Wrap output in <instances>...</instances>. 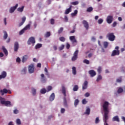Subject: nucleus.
Listing matches in <instances>:
<instances>
[{
	"mask_svg": "<svg viewBox=\"0 0 125 125\" xmlns=\"http://www.w3.org/2000/svg\"><path fill=\"white\" fill-rule=\"evenodd\" d=\"M103 110L104 111V115L103 117L104 125H109L108 123H107V121L109 119V102H104V104H103Z\"/></svg>",
	"mask_w": 125,
	"mask_h": 125,
	"instance_id": "obj_1",
	"label": "nucleus"
},
{
	"mask_svg": "<svg viewBox=\"0 0 125 125\" xmlns=\"http://www.w3.org/2000/svg\"><path fill=\"white\" fill-rule=\"evenodd\" d=\"M0 101L2 105H4L7 107H10L11 106V102L9 101H5V99L3 98L0 97Z\"/></svg>",
	"mask_w": 125,
	"mask_h": 125,
	"instance_id": "obj_2",
	"label": "nucleus"
},
{
	"mask_svg": "<svg viewBox=\"0 0 125 125\" xmlns=\"http://www.w3.org/2000/svg\"><path fill=\"white\" fill-rule=\"evenodd\" d=\"M106 37L110 42H114V41H115V39H116V36L114 35V33H109L107 34Z\"/></svg>",
	"mask_w": 125,
	"mask_h": 125,
	"instance_id": "obj_3",
	"label": "nucleus"
},
{
	"mask_svg": "<svg viewBox=\"0 0 125 125\" xmlns=\"http://www.w3.org/2000/svg\"><path fill=\"white\" fill-rule=\"evenodd\" d=\"M62 94H63L64 96L65 97L64 98V102L63 103V104L64 106H67V101L66 100V88L64 86H62Z\"/></svg>",
	"mask_w": 125,
	"mask_h": 125,
	"instance_id": "obj_4",
	"label": "nucleus"
},
{
	"mask_svg": "<svg viewBox=\"0 0 125 125\" xmlns=\"http://www.w3.org/2000/svg\"><path fill=\"white\" fill-rule=\"evenodd\" d=\"M79 54V50H76L73 56L72 57L71 60L72 61H76L78 59V55Z\"/></svg>",
	"mask_w": 125,
	"mask_h": 125,
	"instance_id": "obj_5",
	"label": "nucleus"
},
{
	"mask_svg": "<svg viewBox=\"0 0 125 125\" xmlns=\"http://www.w3.org/2000/svg\"><path fill=\"white\" fill-rule=\"evenodd\" d=\"M28 44L30 45L31 43L33 44V45L36 43V40H35V38L31 37H30L27 41Z\"/></svg>",
	"mask_w": 125,
	"mask_h": 125,
	"instance_id": "obj_6",
	"label": "nucleus"
},
{
	"mask_svg": "<svg viewBox=\"0 0 125 125\" xmlns=\"http://www.w3.org/2000/svg\"><path fill=\"white\" fill-rule=\"evenodd\" d=\"M28 71L30 74H33L34 71H35V67L34 66V64H31L28 66Z\"/></svg>",
	"mask_w": 125,
	"mask_h": 125,
	"instance_id": "obj_7",
	"label": "nucleus"
},
{
	"mask_svg": "<svg viewBox=\"0 0 125 125\" xmlns=\"http://www.w3.org/2000/svg\"><path fill=\"white\" fill-rule=\"evenodd\" d=\"M82 23L83 25L84 28H85L86 30H88V29L89 28V24H88L87 21L83 20Z\"/></svg>",
	"mask_w": 125,
	"mask_h": 125,
	"instance_id": "obj_8",
	"label": "nucleus"
},
{
	"mask_svg": "<svg viewBox=\"0 0 125 125\" xmlns=\"http://www.w3.org/2000/svg\"><path fill=\"white\" fill-rule=\"evenodd\" d=\"M18 49H19V43L18 42H16L14 45V50L15 52H17V51H18Z\"/></svg>",
	"mask_w": 125,
	"mask_h": 125,
	"instance_id": "obj_9",
	"label": "nucleus"
},
{
	"mask_svg": "<svg viewBox=\"0 0 125 125\" xmlns=\"http://www.w3.org/2000/svg\"><path fill=\"white\" fill-rule=\"evenodd\" d=\"M17 7H18V4H16L15 6L11 7L9 9V12L10 13H13L16 10Z\"/></svg>",
	"mask_w": 125,
	"mask_h": 125,
	"instance_id": "obj_10",
	"label": "nucleus"
},
{
	"mask_svg": "<svg viewBox=\"0 0 125 125\" xmlns=\"http://www.w3.org/2000/svg\"><path fill=\"white\" fill-rule=\"evenodd\" d=\"M106 21L108 24H111L113 22V16H108L106 18Z\"/></svg>",
	"mask_w": 125,
	"mask_h": 125,
	"instance_id": "obj_11",
	"label": "nucleus"
},
{
	"mask_svg": "<svg viewBox=\"0 0 125 125\" xmlns=\"http://www.w3.org/2000/svg\"><path fill=\"white\" fill-rule=\"evenodd\" d=\"M88 84V82L86 81H84L82 86L83 90H84V89H86V88H87Z\"/></svg>",
	"mask_w": 125,
	"mask_h": 125,
	"instance_id": "obj_12",
	"label": "nucleus"
},
{
	"mask_svg": "<svg viewBox=\"0 0 125 125\" xmlns=\"http://www.w3.org/2000/svg\"><path fill=\"white\" fill-rule=\"evenodd\" d=\"M89 75L92 78L95 76H96V72L94 70H90L88 71Z\"/></svg>",
	"mask_w": 125,
	"mask_h": 125,
	"instance_id": "obj_13",
	"label": "nucleus"
},
{
	"mask_svg": "<svg viewBox=\"0 0 125 125\" xmlns=\"http://www.w3.org/2000/svg\"><path fill=\"white\" fill-rule=\"evenodd\" d=\"M7 75V74L6 73V72L2 71L1 75H0V80H1V79H5V78L6 77Z\"/></svg>",
	"mask_w": 125,
	"mask_h": 125,
	"instance_id": "obj_14",
	"label": "nucleus"
},
{
	"mask_svg": "<svg viewBox=\"0 0 125 125\" xmlns=\"http://www.w3.org/2000/svg\"><path fill=\"white\" fill-rule=\"evenodd\" d=\"M116 55H120V51L114 50L112 51L111 56H116Z\"/></svg>",
	"mask_w": 125,
	"mask_h": 125,
	"instance_id": "obj_15",
	"label": "nucleus"
},
{
	"mask_svg": "<svg viewBox=\"0 0 125 125\" xmlns=\"http://www.w3.org/2000/svg\"><path fill=\"white\" fill-rule=\"evenodd\" d=\"M41 82L42 83H45V82H46V78H45V77H44V74H42L41 75Z\"/></svg>",
	"mask_w": 125,
	"mask_h": 125,
	"instance_id": "obj_16",
	"label": "nucleus"
},
{
	"mask_svg": "<svg viewBox=\"0 0 125 125\" xmlns=\"http://www.w3.org/2000/svg\"><path fill=\"white\" fill-rule=\"evenodd\" d=\"M70 41H71L73 43H75V42H77V40H76L75 36H70L69 37Z\"/></svg>",
	"mask_w": 125,
	"mask_h": 125,
	"instance_id": "obj_17",
	"label": "nucleus"
},
{
	"mask_svg": "<svg viewBox=\"0 0 125 125\" xmlns=\"http://www.w3.org/2000/svg\"><path fill=\"white\" fill-rule=\"evenodd\" d=\"M71 11H72V5H70L69 7L65 10L64 14H69Z\"/></svg>",
	"mask_w": 125,
	"mask_h": 125,
	"instance_id": "obj_18",
	"label": "nucleus"
},
{
	"mask_svg": "<svg viewBox=\"0 0 125 125\" xmlns=\"http://www.w3.org/2000/svg\"><path fill=\"white\" fill-rule=\"evenodd\" d=\"M0 92L1 94V95H4V93H7L8 92V90L6 88H4L3 90H0Z\"/></svg>",
	"mask_w": 125,
	"mask_h": 125,
	"instance_id": "obj_19",
	"label": "nucleus"
},
{
	"mask_svg": "<svg viewBox=\"0 0 125 125\" xmlns=\"http://www.w3.org/2000/svg\"><path fill=\"white\" fill-rule=\"evenodd\" d=\"M29 58V57L27 55H24L22 57V63H25L27 60H28V59Z\"/></svg>",
	"mask_w": 125,
	"mask_h": 125,
	"instance_id": "obj_20",
	"label": "nucleus"
},
{
	"mask_svg": "<svg viewBox=\"0 0 125 125\" xmlns=\"http://www.w3.org/2000/svg\"><path fill=\"white\" fill-rule=\"evenodd\" d=\"M112 121H113V122H120V118H119V116H114L112 118Z\"/></svg>",
	"mask_w": 125,
	"mask_h": 125,
	"instance_id": "obj_21",
	"label": "nucleus"
},
{
	"mask_svg": "<svg viewBox=\"0 0 125 125\" xmlns=\"http://www.w3.org/2000/svg\"><path fill=\"white\" fill-rule=\"evenodd\" d=\"M54 98H55V94H54V93H53L50 96V97H49L50 101H53V100H54Z\"/></svg>",
	"mask_w": 125,
	"mask_h": 125,
	"instance_id": "obj_22",
	"label": "nucleus"
},
{
	"mask_svg": "<svg viewBox=\"0 0 125 125\" xmlns=\"http://www.w3.org/2000/svg\"><path fill=\"white\" fill-rule=\"evenodd\" d=\"M2 49L4 53L5 54L6 56H7L8 55V52L7 51V50L6 49V48H5V47L3 46Z\"/></svg>",
	"mask_w": 125,
	"mask_h": 125,
	"instance_id": "obj_23",
	"label": "nucleus"
},
{
	"mask_svg": "<svg viewBox=\"0 0 125 125\" xmlns=\"http://www.w3.org/2000/svg\"><path fill=\"white\" fill-rule=\"evenodd\" d=\"M42 46V44L41 43H38L35 46V49H39V48H41Z\"/></svg>",
	"mask_w": 125,
	"mask_h": 125,
	"instance_id": "obj_24",
	"label": "nucleus"
},
{
	"mask_svg": "<svg viewBox=\"0 0 125 125\" xmlns=\"http://www.w3.org/2000/svg\"><path fill=\"white\" fill-rule=\"evenodd\" d=\"M72 73L73 75H76L77 74V69H76V67L73 66L72 68Z\"/></svg>",
	"mask_w": 125,
	"mask_h": 125,
	"instance_id": "obj_25",
	"label": "nucleus"
},
{
	"mask_svg": "<svg viewBox=\"0 0 125 125\" xmlns=\"http://www.w3.org/2000/svg\"><path fill=\"white\" fill-rule=\"evenodd\" d=\"M78 14V10H75L73 13L71 14V15L72 17H75Z\"/></svg>",
	"mask_w": 125,
	"mask_h": 125,
	"instance_id": "obj_26",
	"label": "nucleus"
},
{
	"mask_svg": "<svg viewBox=\"0 0 125 125\" xmlns=\"http://www.w3.org/2000/svg\"><path fill=\"white\" fill-rule=\"evenodd\" d=\"M46 89H45V88H42L40 90V93H41V94H45V93H46Z\"/></svg>",
	"mask_w": 125,
	"mask_h": 125,
	"instance_id": "obj_27",
	"label": "nucleus"
},
{
	"mask_svg": "<svg viewBox=\"0 0 125 125\" xmlns=\"http://www.w3.org/2000/svg\"><path fill=\"white\" fill-rule=\"evenodd\" d=\"M17 10L19 12H23L24 11V6H22L21 7H19L17 9Z\"/></svg>",
	"mask_w": 125,
	"mask_h": 125,
	"instance_id": "obj_28",
	"label": "nucleus"
},
{
	"mask_svg": "<svg viewBox=\"0 0 125 125\" xmlns=\"http://www.w3.org/2000/svg\"><path fill=\"white\" fill-rule=\"evenodd\" d=\"M30 27H31V24H28L23 28V30L25 31H27V30H30Z\"/></svg>",
	"mask_w": 125,
	"mask_h": 125,
	"instance_id": "obj_29",
	"label": "nucleus"
},
{
	"mask_svg": "<svg viewBox=\"0 0 125 125\" xmlns=\"http://www.w3.org/2000/svg\"><path fill=\"white\" fill-rule=\"evenodd\" d=\"M79 102H80V101L79 100V99H76L74 101V106H75V107H77V106H78V105H79Z\"/></svg>",
	"mask_w": 125,
	"mask_h": 125,
	"instance_id": "obj_30",
	"label": "nucleus"
},
{
	"mask_svg": "<svg viewBox=\"0 0 125 125\" xmlns=\"http://www.w3.org/2000/svg\"><path fill=\"white\" fill-rule=\"evenodd\" d=\"M84 114H85L86 115H89V114H90V108L88 107L87 108L85 112H84Z\"/></svg>",
	"mask_w": 125,
	"mask_h": 125,
	"instance_id": "obj_31",
	"label": "nucleus"
},
{
	"mask_svg": "<svg viewBox=\"0 0 125 125\" xmlns=\"http://www.w3.org/2000/svg\"><path fill=\"white\" fill-rule=\"evenodd\" d=\"M4 35H3V39L4 40H6L7 39V37H8V35H7V32L6 31H3Z\"/></svg>",
	"mask_w": 125,
	"mask_h": 125,
	"instance_id": "obj_32",
	"label": "nucleus"
},
{
	"mask_svg": "<svg viewBox=\"0 0 125 125\" xmlns=\"http://www.w3.org/2000/svg\"><path fill=\"white\" fill-rule=\"evenodd\" d=\"M32 90V93L33 94V96L36 95V93H37V90H36V89L32 88L31 89Z\"/></svg>",
	"mask_w": 125,
	"mask_h": 125,
	"instance_id": "obj_33",
	"label": "nucleus"
},
{
	"mask_svg": "<svg viewBox=\"0 0 125 125\" xmlns=\"http://www.w3.org/2000/svg\"><path fill=\"white\" fill-rule=\"evenodd\" d=\"M78 90H79V86H78L77 85H74L73 88V91H78Z\"/></svg>",
	"mask_w": 125,
	"mask_h": 125,
	"instance_id": "obj_34",
	"label": "nucleus"
},
{
	"mask_svg": "<svg viewBox=\"0 0 125 125\" xmlns=\"http://www.w3.org/2000/svg\"><path fill=\"white\" fill-rule=\"evenodd\" d=\"M59 40L62 42H64L66 41V39L64 37H61L59 38Z\"/></svg>",
	"mask_w": 125,
	"mask_h": 125,
	"instance_id": "obj_35",
	"label": "nucleus"
},
{
	"mask_svg": "<svg viewBox=\"0 0 125 125\" xmlns=\"http://www.w3.org/2000/svg\"><path fill=\"white\" fill-rule=\"evenodd\" d=\"M92 10H93V8H92V7H89L86 9L87 12H91Z\"/></svg>",
	"mask_w": 125,
	"mask_h": 125,
	"instance_id": "obj_36",
	"label": "nucleus"
},
{
	"mask_svg": "<svg viewBox=\"0 0 125 125\" xmlns=\"http://www.w3.org/2000/svg\"><path fill=\"white\" fill-rule=\"evenodd\" d=\"M102 71V67H101V66H99L97 69V72L98 74H101Z\"/></svg>",
	"mask_w": 125,
	"mask_h": 125,
	"instance_id": "obj_37",
	"label": "nucleus"
},
{
	"mask_svg": "<svg viewBox=\"0 0 125 125\" xmlns=\"http://www.w3.org/2000/svg\"><path fill=\"white\" fill-rule=\"evenodd\" d=\"M64 28L63 27H61L60 30H58V34H62V32H63Z\"/></svg>",
	"mask_w": 125,
	"mask_h": 125,
	"instance_id": "obj_38",
	"label": "nucleus"
},
{
	"mask_svg": "<svg viewBox=\"0 0 125 125\" xmlns=\"http://www.w3.org/2000/svg\"><path fill=\"white\" fill-rule=\"evenodd\" d=\"M102 80V76L100 75H98L97 78V82H99V81Z\"/></svg>",
	"mask_w": 125,
	"mask_h": 125,
	"instance_id": "obj_39",
	"label": "nucleus"
},
{
	"mask_svg": "<svg viewBox=\"0 0 125 125\" xmlns=\"http://www.w3.org/2000/svg\"><path fill=\"white\" fill-rule=\"evenodd\" d=\"M70 4H72V5H78V4H79V1H76L74 2H71Z\"/></svg>",
	"mask_w": 125,
	"mask_h": 125,
	"instance_id": "obj_40",
	"label": "nucleus"
},
{
	"mask_svg": "<svg viewBox=\"0 0 125 125\" xmlns=\"http://www.w3.org/2000/svg\"><path fill=\"white\" fill-rule=\"evenodd\" d=\"M109 44V43H108V42H105L104 43V48H107V47H108V45Z\"/></svg>",
	"mask_w": 125,
	"mask_h": 125,
	"instance_id": "obj_41",
	"label": "nucleus"
},
{
	"mask_svg": "<svg viewBox=\"0 0 125 125\" xmlns=\"http://www.w3.org/2000/svg\"><path fill=\"white\" fill-rule=\"evenodd\" d=\"M21 72H22V74H23V75H25V74L27 73V68H23Z\"/></svg>",
	"mask_w": 125,
	"mask_h": 125,
	"instance_id": "obj_42",
	"label": "nucleus"
},
{
	"mask_svg": "<svg viewBox=\"0 0 125 125\" xmlns=\"http://www.w3.org/2000/svg\"><path fill=\"white\" fill-rule=\"evenodd\" d=\"M124 91V89L122 88L121 87L119 88L117 91L118 93H122Z\"/></svg>",
	"mask_w": 125,
	"mask_h": 125,
	"instance_id": "obj_43",
	"label": "nucleus"
},
{
	"mask_svg": "<svg viewBox=\"0 0 125 125\" xmlns=\"http://www.w3.org/2000/svg\"><path fill=\"white\" fill-rule=\"evenodd\" d=\"M52 89V87L51 86H48L47 88V92H49V91H50Z\"/></svg>",
	"mask_w": 125,
	"mask_h": 125,
	"instance_id": "obj_44",
	"label": "nucleus"
},
{
	"mask_svg": "<svg viewBox=\"0 0 125 125\" xmlns=\"http://www.w3.org/2000/svg\"><path fill=\"white\" fill-rule=\"evenodd\" d=\"M103 19H100L98 20V24H102V23H103Z\"/></svg>",
	"mask_w": 125,
	"mask_h": 125,
	"instance_id": "obj_45",
	"label": "nucleus"
},
{
	"mask_svg": "<svg viewBox=\"0 0 125 125\" xmlns=\"http://www.w3.org/2000/svg\"><path fill=\"white\" fill-rule=\"evenodd\" d=\"M83 62L84 63H85V64H86L87 65H88L89 64V61H88V60L87 59H85Z\"/></svg>",
	"mask_w": 125,
	"mask_h": 125,
	"instance_id": "obj_46",
	"label": "nucleus"
},
{
	"mask_svg": "<svg viewBox=\"0 0 125 125\" xmlns=\"http://www.w3.org/2000/svg\"><path fill=\"white\" fill-rule=\"evenodd\" d=\"M99 122H100V120H99V117H97L95 121V124H99Z\"/></svg>",
	"mask_w": 125,
	"mask_h": 125,
	"instance_id": "obj_47",
	"label": "nucleus"
},
{
	"mask_svg": "<svg viewBox=\"0 0 125 125\" xmlns=\"http://www.w3.org/2000/svg\"><path fill=\"white\" fill-rule=\"evenodd\" d=\"M64 47H65V45L64 44H62L60 47H59V50H63L64 49Z\"/></svg>",
	"mask_w": 125,
	"mask_h": 125,
	"instance_id": "obj_48",
	"label": "nucleus"
},
{
	"mask_svg": "<svg viewBox=\"0 0 125 125\" xmlns=\"http://www.w3.org/2000/svg\"><path fill=\"white\" fill-rule=\"evenodd\" d=\"M25 32V30H24V28H23L19 32V35H23L24 33Z\"/></svg>",
	"mask_w": 125,
	"mask_h": 125,
	"instance_id": "obj_49",
	"label": "nucleus"
},
{
	"mask_svg": "<svg viewBox=\"0 0 125 125\" xmlns=\"http://www.w3.org/2000/svg\"><path fill=\"white\" fill-rule=\"evenodd\" d=\"M54 23H55L54 19H51L50 20V24H51V25H54Z\"/></svg>",
	"mask_w": 125,
	"mask_h": 125,
	"instance_id": "obj_50",
	"label": "nucleus"
},
{
	"mask_svg": "<svg viewBox=\"0 0 125 125\" xmlns=\"http://www.w3.org/2000/svg\"><path fill=\"white\" fill-rule=\"evenodd\" d=\"M46 38H48L50 37V32H47L46 34H45Z\"/></svg>",
	"mask_w": 125,
	"mask_h": 125,
	"instance_id": "obj_51",
	"label": "nucleus"
},
{
	"mask_svg": "<svg viewBox=\"0 0 125 125\" xmlns=\"http://www.w3.org/2000/svg\"><path fill=\"white\" fill-rule=\"evenodd\" d=\"M16 122L17 125H21V121L19 119H17Z\"/></svg>",
	"mask_w": 125,
	"mask_h": 125,
	"instance_id": "obj_52",
	"label": "nucleus"
},
{
	"mask_svg": "<svg viewBox=\"0 0 125 125\" xmlns=\"http://www.w3.org/2000/svg\"><path fill=\"white\" fill-rule=\"evenodd\" d=\"M21 20H22V21L23 23H25V21H26V17H23L22 18H21Z\"/></svg>",
	"mask_w": 125,
	"mask_h": 125,
	"instance_id": "obj_53",
	"label": "nucleus"
},
{
	"mask_svg": "<svg viewBox=\"0 0 125 125\" xmlns=\"http://www.w3.org/2000/svg\"><path fill=\"white\" fill-rule=\"evenodd\" d=\"M82 103L83 104H86V103H87V102L86 101V100H85V99H84L82 101Z\"/></svg>",
	"mask_w": 125,
	"mask_h": 125,
	"instance_id": "obj_54",
	"label": "nucleus"
},
{
	"mask_svg": "<svg viewBox=\"0 0 125 125\" xmlns=\"http://www.w3.org/2000/svg\"><path fill=\"white\" fill-rule=\"evenodd\" d=\"M71 45H70V44H69V43H67L66 45V48H67V49H69Z\"/></svg>",
	"mask_w": 125,
	"mask_h": 125,
	"instance_id": "obj_55",
	"label": "nucleus"
},
{
	"mask_svg": "<svg viewBox=\"0 0 125 125\" xmlns=\"http://www.w3.org/2000/svg\"><path fill=\"white\" fill-rule=\"evenodd\" d=\"M16 62L18 63H20V62H21V59H20V58L18 57L16 59Z\"/></svg>",
	"mask_w": 125,
	"mask_h": 125,
	"instance_id": "obj_56",
	"label": "nucleus"
},
{
	"mask_svg": "<svg viewBox=\"0 0 125 125\" xmlns=\"http://www.w3.org/2000/svg\"><path fill=\"white\" fill-rule=\"evenodd\" d=\"M61 113L62 114H64L65 113V109H64V108H61Z\"/></svg>",
	"mask_w": 125,
	"mask_h": 125,
	"instance_id": "obj_57",
	"label": "nucleus"
},
{
	"mask_svg": "<svg viewBox=\"0 0 125 125\" xmlns=\"http://www.w3.org/2000/svg\"><path fill=\"white\" fill-rule=\"evenodd\" d=\"M89 95H90V94H89L88 92H87L84 94L85 97H88Z\"/></svg>",
	"mask_w": 125,
	"mask_h": 125,
	"instance_id": "obj_58",
	"label": "nucleus"
},
{
	"mask_svg": "<svg viewBox=\"0 0 125 125\" xmlns=\"http://www.w3.org/2000/svg\"><path fill=\"white\" fill-rule=\"evenodd\" d=\"M68 17H67V16H64V21L65 22H68Z\"/></svg>",
	"mask_w": 125,
	"mask_h": 125,
	"instance_id": "obj_59",
	"label": "nucleus"
},
{
	"mask_svg": "<svg viewBox=\"0 0 125 125\" xmlns=\"http://www.w3.org/2000/svg\"><path fill=\"white\" fill-rule=\"evenodd\" d=\"M19 113V111L17 109H15L14 110V114H18Z\"/></svg>",
	"mask_w": 125,
	"mask_h": 125,
	"instance_id": "obj_60",
	"label": "nucleus"
},
{
	"mask_svg": "<svg viewBox=\"0 0 125 125\" xmlns=\"http://www.w3.org/2000/svg\"><path fill=\"white\" fill-rule=\"evenodd\" d=\"M116 26H117V22L114 21L112 24V27H115Z\"/></svg>",
	"mask_w": 125,
	"mask_h": 125,
	"instance_id": "obj_61",
	"label": "nucleus"
},
{
	"mask_svg": "<svg viewBox=\"0 0 125 125\" xmlns=\"http://www.w3.org/2000/svg\"><path fill=\"white\" fill-rule=\"evenodd\" d=\"M116 82L117 83H121L122 82V78L117 79Z\"/></svg>",
	"mask_w": 125,
	"mask_h": 125,
	"instance_id": "obj_62",
	"label": "nucleus"
},
{
	"mask_svg": "<svg viewBox=\"0 0 125 125\" xmlns=\"http://www.w3.org/2000/svg\"><path fill=\"white\" fill-rule=\"evenodd\" d=\"M53 49L54 50H57V46L56 45L53 46Z\"/></svg>",
	"mask_w": 125,
	"mask_h": 125,
	"instance_id": "obj_63",
	"label": "nucleus"
},
{
	"mask_svg": "<svg viewBox=\"0 0 125 125\" xmlns=\"http://www.w3.org/2000/svg\"><path fill=\"white\" fill-rule=\"evenodd\" d=\"M4 23L5 24V25H6V24H7V23L6 22V18H4Z\"/></svg>",
	"mask_w": 125,
	"mask_h": 125,
	"instance_id": "obj_64",
	"label": "nucleus"
}]
</instances>
